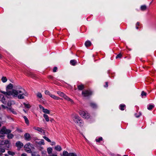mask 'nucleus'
Listing matches in <instances>:
<instances>
[{"label":"nucleus","instance_id":"obj_1","mask_svg":"<svg viewBox=\"0 0 156 156\" xmlns=\"http://www.w3.org/2000/svg\"><path fill=\"white\" fill-rule=\"evenodd\" d=\"M0 92L5 95L12 96L13 98L17 97L19 99L24 98V96H27L28 94L25 89L21 87L17 88L16 90L5 92L1 91Z\"/></svg>","mask_w":156,"mask_h":156},{"label":"nucleus","instance_id":"obj_2","mask_svg":"<svg viewBox=\"0 0 156 156\" xmlns=\"http://www.w3.org/2000/svg\"><path fill=\"white\" fill-rule=\"evenodd\" d=\"M72 119L74 122L79 126H82L83 123V122L80 118L77 115H75L72 117Z\"/></svg>","mask_w":156,"mask_h":156},{"label":"nucleus","instance_id":"obj_3","mask_svg":"<svg viewBox=\"0 0 156 156\" xmlns=\"http://www.w3.org/2000/svg\"><path fill=\"white\" fill-rule=\"evenodd\" d=\"M10 142L8 140H0V147L2 145H5L6 150H8L10 147Z\"/></svg>","mask_w":156,"mask_h":156},{"label":"nucleus","instance_id":"obj_4","mask_svg":"<svg viewBox=\"0 0 156 156\" xmlns=\"http://www.w3.org/2000/svg\"><path fill=\"white\" fill-rule=\"evenodd\" d=\"M79 113L84 118L88 119L90 117V114L87 111L80 110L79 111Z\"/></svg>","mask_w":156,"mask_h":156},{"label":"nucleus","instance_id":"obj_5","mask_svg":"<svg viewBox=\"0 0 156 156\" xmlns=\"http://www.w3.org/2000/svg\"><path fill=\"white\" fill-rule=\"evenodd\" d=\"M92 94V92L90 90H84L82 93V95L84 97H89Z\"/></svg>","mask_w":156,"mask_h":156},{"label":"nucleus","instance_id":"obj_6","mask_svg":"<svg viewBox=\"0 0 156 156\" xmlns=\"http://www.w3.org/2000/svg\"><path fill=\"white\" fill-rule=\"evenodd\" d=\"M30 143H29L25 144L24 147V148L25 149V150L28 153H30L31 152V149L30 148Z\"/></svg>","mask_w":156,"mask_h":156},{"label":"nucleus","instance_id":"obj_7","mask_svg":"<svg viewBox=\"0 0 156 156\" xmlns=\"http://www.w3.org/2000/svg\"><path fill=\"white\" fill-rule=\"evenodd\" d=\"M16 146L17 147L18 150H20L21 148L23 147V144L21 141H18L16 142Z\"/></svg>","mask_w":156,"mask_h":156},{"label":"nucleus","instance_id":"obj_8","mask_svg":"<svg viewBox=\"0 0 156 156\" xmlns=\"http://www.w3.org/2000/svg\"><path fill=\"white\" fill-rule=\"evenodd\" d=\"M25 139L27 141H29L31 139V137L30 134L28 133H26L24 135Z\"/></svg>","mask_w":156,"mask_h":156},{"label":"nucleus","instance_id":"obj_9","mask_svg":"<svg viewBox=\"0 0 156 156\" xmlns=\"http://www.w3.org/2000/svg\"><path fill=\"white\" fill-rule=\"evenodd\" d=\"M90 106L93 109H96L98 108L97 104L94 102H90Z\"/></svg>","mask_w":156,"mask_h":156},{"label":"nucleus","instance_id":"obj_10","mask_svg":"<svg viewBox=\"0 0 156 156\" xmlns=\"http://www.w3.org/2000/svg\"><path fill=\"white\" fill-rule=\"evenodd\" d=\"M27 74L28 76H30L33 78H35L36 77L35 75L32 72L27 71Z\"/></svg>","mask_w":156,"mask_h":156},{"label":"nucleus","instance_id":"obj_11","mask_svg":"<svg viewBox=\"0 0 156 156\" xmlns=\"http://www.w3.org/2000/svg\"><path fill=\"white\" fill-rule=\"evenodd\" d=\"M33 129L40 132L41 133H42L43 132L44 133V130L40 128L34 127H33Z\"/></svg>","mask_w":156,"mask_h":156},{"label":"nucleus","instance_id":"obj_12","mask_svg":"<svg viewBox=\"0 0 156 156\" xmlns=\"http://www.w3.org/2000/svg\"><path fill=\"white\" fill-rule=\"evenodd\" d=\"M126 108V106L124 104H121L119 106V108L122 111H123Z\"/></svg>","mask_w":156,"mask_h":156},{"label":"nucleus","instance_id":"obj_13","mask_svg":"<svg viewBox=\"0 0 156 156\" xmlns=\"http://www.w3.org/2000/svg\"><path fill=\"white\" fill-rule=\"evenodd\" d=\"M6 129V128L5 127H3L0 131V133L2 134H5Z\"/></svg>","mask_w":156,"mask_h":156},{"label":"nucleus","instance_id":"obj_14","mask_svg":"<svg viewBox=\"0 0 156 156\" xmlns=\"http://www.w3.org/2000/svg\"><path fill=\"white\" fill-rule=\"evenodd\" d=\"M70 63L72 66H75L77 63V61L75 59L71 60L70 61Z\"/></svg>","mask_w":156,"mask_h":156},{"label":"nucleus","instance_id":"obj_15","mask_svg":"<svg viewBox=\"0 0 156 156\" xmlns=\"http://www.w3.org/2000/svg\"><path fill=\"white\" fill-rule=\"evenodd\" d=\"M50 96L55 100H58L60 99L59 97L56 96L54 94H51L50 95Z\"/></svg>","mask_w":156,"mask_h":156},{"label":"nucleus","instance_id":"obj_16","mask_svg":"<svg viewBox=\"0 0 156 156\" xmlns=\"http://www.w3.org/2000/svg\"><path fill=\"white\" fill-rule=\"evenodd\" d=\"M63 98H64V99L66 100L70 101L72 103H73V101L72 99L69 98V97H68L65 94L64 95Z\"/></svg>","mask_w":156,"mask_h":156},{"label":"nucleus","instance_id":"obj_17","mask_svg":"<svg viewBox=\"0 0 156 156\" xmlns=\"http://www.w3.org/2000/svg\"><path fill=\"white\" fill-rule=\"evenodd\" d=\"M55 149L56 151H60L62 150V148L60 145H57L55 147Z\"/></svg>","mask_w":156,"mask_h":156},{"label":"nucleus","instance_id":"obj_18","mask_svg":"<svg viewBox=\"0 0 156 156\" xmlns=\"http://www.w3.org/2000/svg\"><path fill=\"white\" fill-rule=\"evenodd\" d=\"M77 88L79 90H82L84 88V85L82 84H81L77 86Z\"/></svg>","mask_w":156,"mask_h":156},{"label":"nucleus","instance_id":"obj_19","mask_svg":"<svg viewBox=\"0 0 156 156\" xmlns=\"http://www.w3.org/2000/svg\"><path fill=\"white\" fill-rule=\"evenodd\" d=\"M91 42L89 41H87L85 43V45L87 47H90L91 45Z\"/></svg>","mask_w":156,"mask_h":156},{"label":"nucleus","instance_id":"obj_20","mask_svg":"<svg viewBox=\"0 0 156 156\" xmlns=\"http://www.w3.org/2000/svg\"><path fill=\"white\" fill-rule=\"evenodd\" d=\"M69 153H68L67 151H64L63 152V153L61 156H69Z\"/></svg>","mask_w":156,"mask_h":156},{"label":"nucleus","instance_id":"obj_21","mask_svg":"<svg viewBox=\"0 0 156 156\" xmlns=\"http://www.w3.org/2000/svg\"><path fill=\"white\" fill-rule=\"evenodd\" d=\"M147 9V7L146 5H142L140 7V9L142 11H144L146 10Z\"/></svg>","mask_w":156,"mask_h":156},{"label":"nucleus","instance_id":"obj_22","mask_svg":"<svg viewBox=\"0 0 156 156\" xmlns=\"http://www.w3.org/2000/svg\"><path fill=\"white\" fill-rule=\"evenodd\" d=\"M23 118H24L25 122L27 125H29V122L28 119L25 116H23Z\"/></svg>","mask_w":156,"mask_h":156},{"label":"nucleus","instance_id":"obj_23","mask_svg":"<svg viewBox=\"0 0 156 156\" xmlns=\"http://www.w3.org/2000/svg\"><path fill=\"white\" fill-rule=\"evenodd\" d=\"M154 107V105L149 104L147 105V108L148 110H152Z\"/></svg>","mask_w":156,"mask_h":156},{"label":"nucleus","instance_id":"obj_24","mask_svg":"<svg viewBox=\"0 0 156 156\" xmlns=\"http://www.w3.org/2000/svg\"><path fill=\"white\" fill-rule=\"evenodd\" d=\"M36 143H37L39 145H44V140L43 139H42L40 141L38 142H36Z\"/></svg>","mask_w":156,"mask_h":156},{"label":"nucleus","instance_id":"obj_25","mask_svg":"<svg viewBox=\"0 0 156 156\" xmlns=\"http://www.w3.org/2000/svg\"><path fill=\"white\" fill-rule=\"evenodd\" d=\"M43 116L47 122H48L49 121V118L48 116L46 114H44L43 115Z\"/></svg>","mask_w":156,"mask_h":156},{"label":"nucleus","instance_id":"obj_26","mask_svg":"<svg viewBox=\"0 0 156 156\" xmlns=\"http://www.w3.org/2000/svg\"><path fill=\"white\" fill-rule=\"evenodd\" d=\"M13 87V85L11 83H10L9 85H7L6 87V89L7 90V89H11Z\"/></svg>","mask_w":156,"mask_h":156},{"label":"nucleus","instance_id":"obj_27","mask_svg":"<svg viewBox=\"0 0 156 156\" xmlns=\"http://www.w3.org/2000/svg\"><path fill=\"white\" fill-rule=\"evenodd\" d=\"M8 154L12 156H14L15 154V153L13 152H12L10 151H8Z\"/></svg>","mask_w":156,"mask_h":156},{"label":"nucleus","instance_id":"obj_28","mask_svg":"<svg viewBox=\"0 0 156 156\" xmlns=\"http://www.w3.org/2000/svg\"><path fill=\"white\" fill-rule=\"evenodd\" d=\"M13 137V135L11 133H9V134H8L7 135V137L9 139H12Z\"/></svg>","mask_w":156,"mask_h":156},{"label":"nucleus","instance_id":"obj_29","mask_svg":"<svg viewBox=\"0 0 156 156\" xmlns=\"http://www.w3.org/2000/svg\"><path fill=\"white\" fill-rule=\"evenodd\" d=\"M9 110L12 113L14 114H17V112L14 111V109L11 108H9Z\"/></svg>","mask_w":156,"mask_h":156},{"label":"nucleus","instance_id":"obj_30","mask_svg":"<svg viewBox=\"0 0 156 156\" xmlns=\"http://www.w3.org/2000/svg\"><path fill=\"white\" fill-rule=\"evenodd\" d=\"M57 93L61 97H63L65 95V94L63 92L60 91H58L57 92Z\"/></svg>","mask_w":156,"mask_h":156},{"label":"nucleus","instance_id":"obj_31","mask_svg":"<svg viewBox=\"0 0 156 156\" xmlns=\"http://www.w3.org/2000/svg\"><path fill=\"white\" fill-rule=\"evenodd\" d=\"M43 112L45 113L48 114H49L50 113V111L48 109L46 108L43 109Z\"/></svg>","mask_w":156,"mask_h":156},{"label":"nucleus","instance_id":"obj_32","mask_svg":"<svg viewBox=\"0 0 156 156\" xmlns=\"http://www.w3.org/2000/svg\"><path fill=\"white\" fill-rule=\"evenodd\" d=\"M102 140L103 138L101 137H99L98 138H96L95 140L97 142H100Z\"/></svg>","mask_w":156,"mask_h":156},{"label":"nucleus","instance_id":"obj_33","mask_svg":"<svg viewBox=\"0 0 156 156\" xmlns=\"http://www.w3.org/2000/svg\"><path fill=\"white\" fill-rule=\"evenodd\" d=\"M1 96H2V99H1V101H2V102L3 104H5V102H6L5 98H4V96L2 95H1Z\"/></svg>","mask_w":156,"mask_h":156},{"label":"nucleus","instance_id":"obj_34","mask_svg":"<svg viewBox=\"0 0 156 156\" xmlns=\"http://www.w3.org/2000/svg\"><path fill=\"white\" fill-rule=\"evenodd\" d=\"M52 149L51 147L48 148L47 149V152L48 154H51L52 152Z\"/></svg>","mask_w":156,"mask_h":156},{"label":"nucleus","instance_id":"obj_35","mask_svg":"<svg viewBox=\"0 0 156 156\" xmlns=\"http://www.w3.org/2000/svg\"><path fill=\"white\" fill-rule=\"evenodd\" d=\"M2 80L3 82L5 83L7 81V80L6 77L3 76L2 78Z\"/></svg>","mask_w":156,"mask_h":156},{"label":"nucleus","instance_id":"obj_36","mask_svg":"<svg viewBox=\"0 0 156 156\" xmlns=\"http://www.w3.org/2000/svg\"><path fill=\"white\" fill-rule=\"evenodd\" d=\"M23 105L26 108H29L31 107V106L30 105L28 104H27L25 103H24Z\"/></svg>","mask_w":156,"mask_h":156},{"label":"nucleus","instance_id":"obj_37","mask_svg":"<svg viewBox=\"0 0 156 156\" xmlns=\"http://www.w3.org/2000/svg\"><path fill=\"white\" fill-rule=\"evenodd\" d=\"M43 138L45 139L46 140H47L48 142H51V140L47 137L45 136H43Z\"/></svg>","mask_w":156,"mask_h":156},{"label":"nucleus","instance_id":"obj_38","mask_svg":"<svg viewBox=\"0 0 156 156\" xmlns=\"http://www.w3.org/2000/svg\"><path fill=\"white\" fill-rule=\"evenodd\" d=\"M12 101H8L7 103V105L8 106H11V105H12Z\"/></svg>","mask_w":156,"mask_h":156},{"label":"nucleus","instance_id":"obj_39","mask_svg":"<svg viewBox=\"0 0 156 156\" xmlns=\"http://www.w3.org/2000/svg\"><path fill=\"white\" fill-rule=\"evenodd\" d=\"M146 95H147L146 93L144 92V91H142L141 92V95L142 97H143L144 96H146Z\"/></svg>","mask_w":156,"mask_h":156},{"label":"nucleus","instance_id":"obj_40","mask_svg":"<svg viewBox=\"0 0 156 156\" xmlns=\"http://www.w3.org/2000/svg\"><path fill=\"white\" fill-rule=\"evenodd\" d=\"M11 132V130L9 129H6V132L5 134H9Z\"/></svg>","mask_w":156,"mask_h":156},{"label":"nucleus","instance_id":"obj_41","mask_svg":"<svg viewBox=\"0 0 156 156\" xmlns=\"http://www.w3.org/2000/svg\"><path fill=\"white\" fill-rule=\"evenodd\" d=\"M37 96L39 98H41L42 97V95L41 93H38L37 94Z\"/></svg>","mask_w":156,"mask_h":156},{"label":"nucleus","instance_id":"obj_42","mask_svg":"<svg viewBox=\"0 0 156 156\" xmlns=\"http://www.w3.org/2000/svg\"><path fill=\"white\" fill-rule=\"evenodd\" d=\"M5 150L4 148H2L0 147V152L4 153L5 152Z\"/></svg>","mask_w":156,"mask_h":156},{"label":"nucleus","instance_id":"obj_43","mask_svg":"<svg viewBox=\"0 0 156 156\" xmlns=\"http://www.w3.org/2000/svg\"><path fill=\"white\" fill-rule=\"evenodd\" d=\"M122 56V55L121 53H119L116 57V58H120Z\"/></svg>","mask_w":156,"mask_h":156},{"label":"nucleus","instance_id":"obj_44","mask_svg":"<svg viewBox=\"0 0 156 156\" xmlns=\"http://www.w3.org/2000/svg\"><path fill=\"white\" fill-rule=\"evenodd\" d=\"M69 156H77L76 154L75 153H69Z\"/></svg>","mask_w":156,"mask_h":156},{"label":"nucleus","instance_id":"obj_45","mask_svg":"<svg viewBox=\"0 0 156 156\" xmlns=\"http://www.w3.org/2000/svg\"><path fill=\"white\" fill-rule=\"evenodd\" d=\"M45 94H48L50 96V95L51 94V93H50V92L48 91V90H46L45 91Z\"/></svg>","mask_w":156,"mask_h":156},{"label":"nucleus","instance_id":"obj_46","mask_svg":"<svg viewBox=\"0 0 156 156\" xmlns=\"http://www.w3.org/2000/svg\"><path fill=\"white\" fill-rule=\"evenodd\" d=\"M58 68L57 67H54L53 69V72L54 73L56 72L57 71V70Z\"/></svg>","mask_w":156,"mask_h":156},{"label":"nucleus","instance_id":"obj_47","mask_svg":"<svg viewBox=\"0 0 156 156\" xmlns=\"http://www.w3.org/2000/svg\"><path fill=\"white\" fill-rule=\"evenodd\" d=\"M37 153L36 152H34L32 153L31 155L32 156H36L37 155Z\"/></svg>","mask_w":156,"mask_h":156},{"label":"nucleus","instance_id":"obj_48","mask_svg":"<svg viewBox=\"0 0 156 156\" xmlns=\"http://www.w3.org/2000/svg\"><path fill=\"white\" fill-rule=\"evenodd\" d=\"M48 78L49 79H53L54 77L51 75H49L48 76Z\"/></svg>","mask_w":156,"mask_h":156},{"label":"nucleus","instance_id":"obj_49","mask_svg":"<svg viewBox=\"0 0 156 156\" xmlns=\"http://www.w3.org/2000/svg\"><path fill=\"white\" fill-rule=\"evenodd\" d=\"M108 82H105V85H104V87H108Z\"/></svg>","mask_w":156,"mask_h":156},{"label":"nucleus","instance_id":"obj_50","mask_svg":"<svg viewBox=\"0 0 156 156\" xmlns=\"http://www.w3.org/2000/svg\"><path fill=\"white\" fill-rule=\"evenodd\" d=\"M39 107L41 109H42V111H43V109H44V107L42 106L41 105H39Z\"/></svg>","mask_w":156,"mask_h":156},{"label":"nucleus","instance_id":"obj_51","mask_svg":"<svg viewBox=\"0 0 156 156\" xmlns=\"http://www.w3.org/2000/svg\"><path fill=\"white\" fill-rule=\"evenodd\" d=\"M140 115H141V114H140V115H137L136 114H135V116L137 118H138V117H139Z\"/></svg>","mask_w":156,"mask_h":156},{"label":"nucleus","instance_id":"obj_52","mask_svg":"<svg viewBox=\"0 0 156 156\" xmlns=\"http://www.w3.org/2000/svg\"><path fill=\"white\" fill-rule=\"evenodd\" d=\"M21 156H27V155L26 153H23L21 154Z\"/></svg>","mask_w":156,"mask_h":156},{"label":"nucleus","instance_id":"obj_53","mask_svg":"<svg viewBox=\"0 0 156 156\" xmlns=\"http://www.w3.org/2000/svg\"><path fill=\"white\" fill-rule=\"evenodd\" d=\"M3 56L0 54V59H2L3 58Z\"/></svg>","mask_w":156,"mask_h":156},{"label":"nucleus","instance_id":"obj_54","mask_svg":"<svg viewBox=\"0 0 156 156\" xmlns=\"http://www.w3.org/2000/svg\"><path fill=\"white\" fill-rule=\"evenodd\" d=\"M139 24H140V23L138 22H137L136 23V26H139Z\"/></svg>","mask_w":156,"mask_h":156},{"label":"nucleus","instance_id":"obj_55","mask_svg":"<svg viewBox=\"0 0 156 156\" xmlns=\"http://www.w3.org/2000/svg\"><path fill=\"white\" fill-rule=\"evenodd\" d=\"M50 121L51 122H53L54 121V120L53 119H51V120H50Z\"/></svg>","mask_w":156,"mask_h":156},{"label":"nucleus","instance_id":"obj_56","mask_svg":"<svg viewBox=\"0 0 156 156\" xmlns=\"http://www.w3.org/2000/svg\"><path fill=\"white\" fill-rule=\"evenodd\" d=\"M52 144H51L52 145H54L55 144V142H52Z\"/></svg>","mask_w":156,"mask_h":156},{"label":"nucleus","instance_id":"obj_57","mask_svg":"<svg viewBox=\"0 0 156 156\" xmlns=\"http://www.w3.org/2000/svg\"><path fill=\"white\" fill-rule=\"evenodd\" d=\"M136 29H138L139 28H138V26H136Z\"/></svg>","mask_w":156,"mask_h":156},{"label":"nucleus","instance_id":"obj_58","mask_svg":"<svg viewBox=\"0 0 156 156\" xmlns=\"http://www.w3.org/2000/svg\"><path fill=\"white\" fill-rule=\"evenodd\" d=\"M5 156H9L7 154H5Z\"/></svg>","mask_w":156,"mask_h":156},{"label":"nucleus","instance_id":"obj_59","mask_svg":"<svg viewBox=\"0 0 156 156\" xmlns=\"http://www.w3.org/2000/svg\"><path fill=\"white\" fill-rule=\"evenodd\" d=\"M36 156H40V155L38 154H37Z\"/></svg>","mask_w":156,"mask_h":156},{"label":"nucleus","instance_id":"obj_60","mask_svg":"<svg viewBox=\"0 0 156 156\" xmlns=\"http://www.w3.org/2000/svg\"><path fill=\"white\" fill-rule=\"evenodd\" d=\"M123 156H128V155H123Z\"/></svg>","mask_w":156,"mask_h":156},{"label":"nucleus","instance_id":"obj_61","mask_svg":"<svg viewBox=\"0 0 156 156\" xmlns=\"http://www.w3.org/2000/svg\"><path fill=\"white\" fill-rule=\"evenodd\" d=\"M42 133H43V134H44V135H45V133H44L43 132Z\"/></svg>","mask_w":156,"mask_h":156},{"label":"nucleus","instance_id":"obj_62","mask_svg":"<svg viewBox=\"0 0 156 156\" xmlns=\"http://www.w3.org/2000/svg\"><path fill=\"white\" fill-rule=\"evenodd\" d=\"M1 126V124L0 123V127Z\"/></svg>","mask_w":156,"mask_h":156},{"label":"nucleus","instance_id":"obj_63","mask_svg":"<svg viewBox=\"0 0 156 156\" xmlns=\"http://www.w3.org/2000/svg\"><path fill=\"white\" fill-rule=\"evenodd\" d=\"M118 156H120V155H118Z\"/></svg>","mask_w":156,"mask_h":156}]
</instances>
